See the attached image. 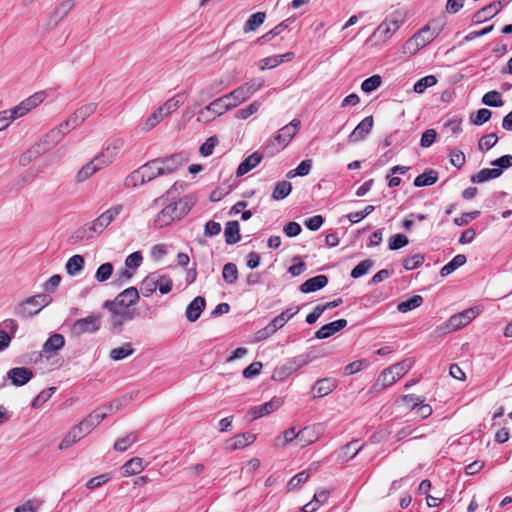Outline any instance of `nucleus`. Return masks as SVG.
Masks as SVG:
<instances>
[{
    "label": "nucleus",
    "instance_id": "25",
    "mask_svg": "<svg viewBox=\"0 0 512 512\" xmlns=\"http://www.w3.org/2000/svg\"><path fill=\"white\" fill-rule=\"evenodd\" d=\"M256 440V435L250 432L238 434L229 440H227L226 445L227 449L234 451L237 449H242L252 444Z\"/></svg>",
    "mask_w": 512,
    "mask_h": 512
},
{
    "label": "nucleus",
    "instance_id": "54",
    "mask_svg": "<svg viewBox=\"0 0 512 512\" xmlns=\"http://www.w3.org/2000/svg\"><path fill=\"white\" fill-rule=\"evenodd\" d=\"M436 83H437V78L434 75H428V76H425V77L419 79L414 84L413 89L416 93L422 94V93H424V91L427 88L434 86Z\"/></svg>",
    "mask_w": 512,
    "mask_h": 512
},
{
    "label": "nucleus",
    "instance_id": "23",
    "mask_svg": "<svg viewBox=\"0 0 512 512\" xmlns=\"http://www.w3.org/2000/svg\"><path fill=\"white\" fill-rule=\"evenodd\" d=\"M44 99H45L44 92H36L32 96L23 100L20 104H18L15 107L18 110V113L20 114V116L23 117L29 111H31L33 108H36L39 104H41L44 101Z\"/></svg>",
    "mask_w": 512,
    "mask_h": 512
},
{
    "label": "nucleus",
    "instance_id": "26",
    "mask_svg": "<svg viewBox=\"0 0 512 512\" xmlns=\"http://www.w3.org/2000/svg\"><path fill=\"white\" fill-rule=\"evenodd\" d=\"M74 6L73 0H64L61 2L53 11L49 19V25L55 27L60 21H62Z\"/></svg>",
    "mask_w": 512,
    "mask_h": 512
},
{
    "label": "nucleus",
    "instance_id": "30",
    "mask_svg": "<svg viewBox=\"0 0 512 512\" xmlns=\"http://www.w3.org/2000/svg\"><path fill=\"white\" fill-rule=\"evenodd\" d=\"M141 173H143L146 182H150L159 176H163L157 158L148 161L140 166Z\"/></svg>",
    "mask_w": 512,
    "mask_h": 512
},
{
    "label": "nucleus",
    "instance_id": "33",
    "mask_svg": "<svg viewBox=\"0 0 512 512\" xmlns=\"http://www.w3.org/2000/svg\"><path fill=\"white\" fill-rule=\"evenodd\" d=\"M240 226L237 221H228L225 226L224 236L228 245L236 244L240 241Z\"/></svg>",
    "mask_w": 512,
    "mask_h": 512
},
{
    "label": "nucleus",
    "instance_id": "50",
    "mask_svg": "<svg viewBox=\"0 0 512 512\" xmlns=\"http://www.w3.org/2000/svg\"><path fill=\"white\" fill-rule=\"evenodd\" d=\"M222 277L228 284L236 283L238 279V269L234 263H226L223 266Z\"/></svg>",
    "mask_w": 512,
    "mask_h": 512
},
{
    "label": "nucleus",
    "instance_id": "35",
    "mask_svg": "<svg viewBox=\"0 0 512 512\" xmlns=\"http://www.w3.org/2000/svg\"><path fill=\"white\" fill-rule=\"evenodd\" d=\"M96 232L92 229V223H87L78 228L70 237L71 243L75 244L82 241L90 240Z\"/></svg>",
    "mask_w": 512,
    "mask_h": 512
},
{
    "label": "nucleus",
    "instance_id": "10",
    "mask_svg": "<svg viewBox=\"0 0 512 512\" xmlns=\"http://www.w3.org/2000/svg\"><path fill=\"white\" fill-rule=\"evenodd\" d=\"M161 168L162 175L172 174L180 167L185 165L189 158L185 152L175 153L167 157L157 158Z\"/></svg>",
    "mask_w": 512,
    "mask_h": 512
},
{
    "label": "nucleus",
    "instance_id": "47",
    "mask_svg": "<svg viewBox=\"0 0 512 512\" xmlns=\"http://www.w3.org/2000/svg\"><path fill=\"white\" fill-rule=\"evenodd\" d=\"M265 18L266 14L264 12H257L252 14L245 22L244 31H255L260 25L263 24Z\"/></svg>",
    "mask_w": 512,
    "mask_h": 512
},
{
    "label": "nucleus",
    "instance_id": "1",
    "mask_svg": "<svg viewBox=\"0 0 512 512\" xmlns=\"http://www.w3.org/2000/svg\"><path fill=\"white\" fill-rule=\"evenodd\" d=\"M138 300L137 288L129 287L119 293L113 300H106L103 303V308L111 313L110 325L113 333H121L124 323L133 320L137 316L136 310L131 306L136 304Z\"/></svg>",
    "mask_w": 512,
    "mask_h": 512
},
{
    "label": "nucleus",
    "instance_id": "46",
    "mask_svg": "<svg viewBox=\"0 0 512 512\" xmlns=\"http://www.w3.org/2000/svg\"><path fill=\"white\" fill-rule=\"evenodd\" d=\"M146 181L144 179L143 173H141L140 167L133 172H131L124 181V185L127 188H136L145 184Z\"/></svg>",
    "mask_w": 512,
    "mask_h": 512
},
{
    "label": "nucleus",
    "instance_id": "20",
    "mask_svg": "<svg viewBox=\"0 0 512 512\" xmlns=\"http://www.w3.org/2000/svg\"><path fill=\"white\" fill-rule=\"evenodd\" d=\"M206 301L202 296L195 297L186 308V318L189 322H195L199 319L201 313L205 309Z\"/></svg>",
    "mask_w": 512,
    "mask_h": 512
},
{
    "label": "nucleus",
    "instance_id": "3",
    "mask_svg": "<svg viewBox=\"0 0 512 512\" xmlns=\"http://www.w3.org/2000/svg\"><path fill=\"white\" fill-rule=\"evenodd\" d=\"M300 125V120L293 119L289 124L282 127L274 138L270 139L264 146L263 153L267 157H272L285 148L299 130Z\"/></svg>",
    "mask_w": 512,
    "mask_h": 512
},
{
    "label": "nucleus",
    "instance_id": "61",
    "mask_svg": "<svg viewBox=\"0 0 512 512\" xmlns=\"http://www.w3.org/2000/svg\"><path fill=\"white\" fill-rule=\"evenodd\" d=\"M55 391L56 387H49L48 389L42 390L32 401V407L39 408L50 399Z\"/></svg>",
    "mask_w": 512,
    "mask_h": 512
},
{
    "label": "nucleus",
    "instance_id": "17",
    "mask_svg": "<svg viewBox=\"0 0 512 512\" xmlns=\"http://www.w3.org/2000/svg\"><path fill=\"white\" fill-rule=\"evenodd\" d=\"M337 385V380L332 377L317 380L311 389V392L314 393L313 398H322L329 395L336 389Z\"/></svg>",
    "mask_w": 512,
    "mask_h": 512
},
{
    "label": "nucleus",
    "instance_id": "51",
    "mask_svg": "<svg viewBox=\"0 0 512 512\" xmlns=\"http://www.w3.org/2000/svg\"><path fill=\"white\" fill-rule=\"evenodd\" d=\"M157 284H158L157 276H155L154 274L148 275L142 281V284H141V290H142L143 296L148 297L153 292H155L157 290Z\"/></svg>",
    "mask_w": 512,
    "mask_h": 512
},
{
    "label": "nucleus",
    "instance_id": "2",
    "mask_svg": "<svg viewBox=\"0 0 512 512\" xmlns=\"http://www.w3.org/2000/svg\"><path fill=\"white\" fill-rule=\"evenodd\" d=\"M195 205V198L186 195L178 201L166 205L155 217L154 227L163 228L170 225L175 220H180Z\"/></svg>",
    "mask_w": 512,
    "mask_h": 512
},
{
    "label": "nucleus",
    "instance_id": "45",
    "mask_svg": "<svg viewBox=\"0 0 512 512\" xmlns=\"http://www.w3.org/2000/svg\"><path fill=\"white\" fill-rule=\"evenodd\" d=\"M134 349L130 343H124L122 346L114 348L110 351V358L114 361H120L130 355H132Z\"/></svg>",
    "mask_w": 512,
    "mask_h": 512
},
{
    "label": "nucleus",
    "instance_id": "13",
    "mask_svg": "<svg viewBox=\"0 0 512 512\" xmlns=\"http://www.w3.org/2000/svg\"><path fill=\"white\" fill-rule=\"evenodd\" d=\"M65 346V337L60 333H52L42 345V350L37 354L38 358L49 359Z\"/></svg>",
    "mask_w": 512,
    "mask_h": 512
},
{
    "label": "nucleus",
    "instance_id": "55",
    "mask_svg": "<svg viewBox=\"0 0 512 512\" xmlns=\"http://www.w3.org/2000/svg\"><path fill=\"white\" fill-rule=\"evenodd\" d=\"M373 264L374 262L371 259H365L361 261L352 269L350 276L353 279H357L364 276L366 273H368L370 268H372Z\"/></svg>",
    "mask_w": 512,
    "mask_h": 512
},
{
    "label": "nucleus",
    "instance_id": "57",
    "mask_svg": "<svg viewBox=\"0 0 512 512\" xmlns=\"http://www.w3.org/2000/svg\"><path fill=\"white\" fill-rule=\"evenodd\" d=\"M424 260H425L424 254L417 253L415 255H412V256L404 259L403 267L407 271L414 270V269L420 267L424 263Z\"/></svg>",
    "mask_w": 512,
    "mask_h": 512
},
{
    "label": "nucleus",
    "instance_id": "7",
    "mask_svg": "<svg viewBox=\"0 0 512 512\" xmlns=\"http://www.w3.org/2000/svg\"><path fill=\"white\" fill-rule=\"evenodd\" d=\"M412 367L410 359H405L398 362L386 369H384L379 375L376 386H380L382 389L387 388L396 383L401 377H403Z\"/></svg>",
    "mask_w": 512,
    "mask_h": 512
},
{
    "label": "nucleus",
    "instance_id": "53",
    "mask_svg": "<svg viewBox=\"0 0 512 512\" xmlns=\"http://www.w3.org/2000/svg\"><path fill=\"white\" fill-rule=\"evenodd\" d=\"M113 270H114V267H113L112 263H110V262L103 263L97 268V270L95 272V279L98 282H105L112 276Z\"/></svg>",
    "mask_w": 512,
    "mask_h": 512
},
{
    "label": "nucleus",
    "instance_id": "52",
    "mask_svg": "<svg viewBox=\"0 0 512 512\" xmlns=\"http://www.w3.org/2000/svg\"><path fill=\"white\" fill-rule=\"evenodd\" d=\"M137 441V434L135 432H131L123 438L118 439L114 443V449L118 452L126 451L132 444Z\"/></svg>",
    "mask_w": 512,
    "mask_h": 512
},
{
    "label": "nucleus",
    "instance_id": "49",
    "mask_svg": "<svg viewBox=\"0 0 512 512\" xmlns=\"http://www.w3.org/2000/svg\"><path fill=\"white\" fill-rule=\"evenodd\" d=\"M482 103L490 107H501L503 105L501 93L496 90L485 93L482 97Z\"/></svg>",
    "mask_w": 512,
    "mask_h": 512
},
{
    "label": "nucleus",
    "instance_id": "60",
    "mask_svg": "<svg viewBox=\"0 0 512 512\" xmlns=\"http://www.w3.org/2000/svg\"><path fill=\"white\" fill-rule=\"evenodd\" d=\"M295 366L291 363V361L288 359L283 365L276 368L275 370V377L279 380H284L286 377L291 375L292 373L296 372Z\"/></svg>",
    "mask_w": 512,
    "mask_h": 512
},
{
    "label": "nucleus",
    "instance_id": "8",
    "mask_svg": "<svg viewBox=\"0 0 512 512\" xmlns=\"http://www.w3.org/2000/svg\"><path fill=\"white\" fill-rule=\"evenodd\" d=\"M231 110L230 105L227 103L225 96L219 97L209 103L205 108L199 111L198 121L210 122L215 117L221 116L225 112Z\"/></svg>",
    "mask_w": 512,
    "mask_h": 512
},
{
    "label": "nucleus",
    "instance_id": "56",
    "mask_svg": "<svg viewBox=\"0 0 512 512\" xmlns=\"http://www.w3.org/2000/svg\"><path fill=\"white\" fill-rule=\"evenodd\" d=\"M382 84V78L380 75H373L365 79L361 84V89L365 93H371L378 89Z\"/></svg>",
    "mask_w": 512,
    "mask_h": 512
},
{
    "label": "nucleus",
    "instance_id": "6",
    "mask_svg": "<svg viewBox=\"0 0 512 512\" xmlns=\"http://www.w3.org/2000/svg\"><path fill=\"white\" fill-rule=\"evenodd\" d=\"M405 18L406 12L404 10H395L379 24L373 33V37L378 38L382 42H386L404 23Z\"/></svg>",
    "mask_w": 512,
    "mask_h": 512
},
{
    "label": "nucleus",
    "instance_id": "24",
    "mask_svg": "<svg viewBox=\"0 0 512 512\" xmlns=\"http://www.w3.org/2000/svg\"><path fill=\"white\" fill-rule=\"evenodd\" d=\"M265 154L262 152H254L245 158L238 166L236 170V175L241 177L258 166Z\"/></svg>",
    "mask_w": 512,
    "mask_h": 512
},
{
    "label": "nucleus",
    "instance_id": "22",
    "mask_svg": "<svg viewBox=\"0 0 512 512\" xmlns=\"http://www.w3.org/2000/svg\"><path fill=\"white\" fill-rule=\"evenodd\" d=\"M101 157H94L90 162L84 165L77 173L76 179L78 182H83L92 176L96 171L100 170L105 165L102 163Z\"/></svg>",
    "mask_w": 512,
    "mask_h": 512
},
{
    "label": "nucleus",
    "instance_id": "29",
    "mask_svg": "<svg viewBox=\"0 0 512 512\" xmlns=\"http://www.w3.org/2000/svg\"><path fill=\"white\" fill-rule=\"evenodd\" d=\"M106 416L107 412H100L99 410H95L84 420H82L79 425L84 430V432L89 434L97 425L100 424L101 421L105 419Z\"/></svg>",
    "mask_w": 512,
    "mask_h": 512
},
{
    "label": "nucleus",
    "instance_id": "34",
    "mask_svg": "<svg viewBox=\"0 0 512 512\" xmlns=\"http://www.w3.org/2000/svg\"><path fill=\"white\" fill-rule=\"evenodd\" d=\"M438 180V172L433 169H427L414 179L415 187H427L435 184Z\"/></svg>",
    "mask_w": 512,
    "mask_h": 512
},
{
    "label": "nucleus",
    "instance_id": "58",
    "mask_svg": "<svg viewBox=\"0 0 512 512\" xmlns=\"http://www.w3.org/2000/svg\"><path fill=\"white\" fill-rule=\"evenodd\" d=\"M261 106V103L259 101H254L251 104H249L247 107L239 109L235 113V117L240 120H246L251 115L255 114Z\"/></svg>",
    "mask_w": 512,
    "mask_h": 512
},
{
    "label": "nucleus",
    "instance_id": "11",
    "mask_svg": "<svg viewBox=\"0 0 512 512\" xmlns=\"http://www.w3.org/2000/svg\"><path fill=\"white\" fill-rule=\"evenodd\" d=\"M122 211V204H117L110 207L91 222L92 229L96 232V234L102 233L104 229L107 228Z\"/></svg>",
    "mask_w": 512,
    "mask_h": 512
},
{
    "label": "nucleus",
    "instance_id": "31",
    "mask_svg": "<svg viewBox=\"0 0 512 512\" xmlns=\"http://www.w3.org/2000/svg\"><path fill=\"white\" fill-rule=\"evenodd\" d=\"M317 440L313 427L307 426L297 432V446L304 448Z\"/></svg>",
    "mask_w": 512,
    "mask_h": 512
},
{
    "label": "nucleus",
    "instance_id": "32",
    "mask_svg": "<svg viewBox=\"0 0 512 512\" xmlns=\"http://www.w3.org/2000/svg\"><path fill=\"white\" fill-rule=\"evenodd\" d=\"M144 469L143 459L140 457H135L127 461L121 467V474L124 477H128L131 475H136L142 472Z\"/></svg>",
    "mask_w": 512,
    "mask_h": 512
},
{
    "label": "nucleus",
    "instance_id": "36",
    "mask_svg": "<svg viewBox=\"0 0 512 512\" xmlns=\"http://www.w3.org/2000/svg\"><path fill=\"white\" fill-rule=\"evenodd\" d=\"M502 174V170L500 169H489L484 168L477 172L476 174L472 175L470 178V181L472 183H484L486 181H489L491 179H496L500 177Z\"/></svg>",
    "mask_w": 512,
    "mask_h": 512
},
{
    "label": "nucleus",
    "instance_id": "42",
    "mask_svg": "<svg viewBox=\"0 0 512 512\" xmlns=\"http://www.w3.org/2000/svg\"><path fill=\"white\" fill-rule=\"evenodd\" d=\"M184 103L182 99V94H177L174 97L167 100L163 105H161L158 109L163 113L166 117L176 111L182 104Z\"/></svg>",
    "mask_w": 512,
    "mask_h": 512
},
{
    "label": "nucleus",
    "instance_id": "59",
    "mask_svg": "<svg viewBox=\"0 0 512 512\" xmlns=\"http://www.w3.org/2000/svg\"><path fill=\"white\" fill-rule=\"evenodd\" d=\"M409 243V240L404 234H395L389 238L388 248L389 250L395 251L401 249Z\"/></svg>",
    "mask_w": 512,
    "mask_h": 512
},
{
    "label": "nucleus",
    "instance_id": "15",
    "mask_svg": "<svg viewBox=\"0 0 512 512\" xmlns=\"http://www.w3.org/2000/svg\"><path fill=\"white\" fill-rule=\"evenodd\" d=\"M373 125V116L370 115L365 117L349 135V142L357 143L364 140L372 131Z\"/></svg>",
    "mask_w": 512,
    "mask_h": 512
},
{
    "label": "nucleus",
    "instance_id": "38",
    "mask_svg": "<svg viewBox=\"0 0 512 512\" xmlns=\"http://www.w3.org/2000/svg\"><path fill=\"white\" fill-rule=\"evenodd\" d=\"M64 135L62 132H60L56 127L51 129L41 140V142L37 145L40 147L41 145H44V150L51 149L56 144H58Z\"/></svg>",
    "mask_w": 512,
    "mask_h": 512
},
{
    "label": "nucleus",
    "instance_id": "16",
    "mask_svg": "<svg viewBox=\"0 0 512 512\" xmlns=\"http://www.w3.org/2000/svg\"><path fill=\"white\" fill-rule=\"evenodd\" d=\"M503 6H504V3L502 1H497V2L490 3L489 5H486L482 9L478 10L472 16V22L474 24H480L482 22H485V21L493 18L501 11Z\"/></svg>",
    "mask_w": 512,
    "mask_h": 512
},
{
    "label": "nucleus",
    "instance_id": "4",
    "mask_svg": "<svg viewBox=\"0 0 512 512\" xmlns=\"http://www.w3.org/2000/svg\"><path fill=\"white\" fill-rule=\"evenodd\" d=\"M51 301V296L44 293L28 297L14 307V314L23 319L30 318L38 314Z\"/></svg>",
    "mask_w": 512,
    "mask_h": 512
},
{
    "label": "nucleus",
    "instance_id": "28",
    "mask_svg": "<svg viewBox=\"0 0 512 512\" xmlns=\"http://www.w3.org/2000/svg\"><path fill=\"white\" fill-rule=\"evenodd\" d=\"M441 32L439 28H432L430 24L425 25L414 35L418 39L420 46L425 47L431 43Z\"/></svg>",
    "mask_w": 512,
    "mask_h": 512
},
{
    "label": "nucleus",
    "instance_id": "12",
    "mask_svg": "<svg viewBox=\"0 0 512 512\" xmlns=\"http://www.w3.org/2000/svg\"><path fill=\"white\" fill-rule=\"evenodd\" d=\"M478 314L476 308H469L459 314L453 315L445 323L446 332H453L468 325Z\"/></svg>",
    "mask_w": 512,
    "mask_h": 512
},
{
    "label": "nucleus",
    "instance_id": "43",
    "mask_svg": "<svg viewBox=\"0 0 512 512\" xmlns=\"http://www.w3.org/2000/svg\"><path fill=\"white\" fill-rule=\"evenodd\" d=\"M423 297L420 295H414L406 301H402L398 304L397 310L401 313H406L415 308H418L423 304Z\"/></svg>",
    "mask_w": 512,
    "mask_h": 512
},
{
    "label": "nucleus",
    "instance_id": "19",
    "mask_svg": "<svg viewBox=\"0 0 512 512\" xmlns=\"http://www.w3.org/2000/svg\"><path fill=\"white\" fill-rule=\"evenodd\" d=\"M97 103H88L78 109L69 117L70 121L73 122L72 128H76L81 125L88 117H90L97 109Z\"/></svg>",
    "mask_w": 512,
    "mask_h": 512
},
{
    "label": "nucleus",
    "instance_id": "44",
    "mask_svg": "<svg viewBox=\"0 0 512 512\" xmlns=\"http://www.w3.org/2000/svg\"><path fill=\"white\" fill-rule=\"evenodd\" d=\"M363 448V445L360 444V440H352L341 448V453L343 458L346 460L354 458L360 450Z\"/></svg>",
    "mask_w": 512,
    "mask_h": 512
},
{
    "label": "nucleus",
    "instance_id": "63",
    "mask_svg": "<svg viewBox=\"0 0 512 512\" xmlns=\"http://www.w3.org/2000/svg\"><path fill=\"white\" fill-rule=\"evenodd\" d=\"M218 138L216 136H211L200 146L199 153L204 156H210L213 153L214 148L218 144Z\"/></svg>",
    "mask_w": 512,
    "mask_h": 512
},
{
    "label": "nucleus",
    "instance_id": "64",
    "mask_svg": "<svg viewBox=\"0 0 512 512\" xmlns=\"http://www.w3.org/2000/svg\"><path fill=\"white\" fill-rule=\"evenodd\" d=\"M492 116V112L489 109L482 108L479 109L476 113V115L473 117L471 116L470 120L471 123L477 126L483 125L484 123L488 122Z\"/></svg>",
    "mask_w": 512,
    "mask_h": 512
},
{
    "label": "nucleus",
    "instance_id": "48",
    "mask_svg": "<svg viewBox=\"0 0 512 512\" xmlns=\"http://www.w3.org/2000/svg\"><path fill=\"white\" fill-rule=\"evenodd\" d=\"M120 146L121 145L118 141L114 142L113 144L108 145L106 147V149L97 156L101 157L103 159L102 163L106 166L114 161V158H115L116 154L118 153Z\"/></svg>",
    "mask_w": 512,
    "mask_h": 512
},
{
    "label": "nucleus",
    "instance_id": "5",
    "mask_svg": "<svg viewBox=\"0 0 512 512\" xmlns=\"http://www.w3.org/2000/svg\"><path fill=\"white\" fill-rule=\"evenodd\" d=\"M263 85L264 80L262 78H254L224 96L231 109H233L248 100L254 93L260 90Z\"/></svg>",
    "mask_w": 512,
    "mask_h": 512
},
{
    "label": "nucleus",
    "instance_id": "18",
    "mask_svg": "<svg viewBox=\"0 0 512 512\" xmlns=\"http://www.w3.org/2000/svg\"><path fill=\"white\" fill-rule=\"evenodd\" d=\"M33 372L27 367H14L7 372V378L14 386H23L33 378Z\"/></svg>",
    "mask_w": 512,
    "mask_h": 512
},
{
    "label": "nucleus",
    "instance_id": "27",
    "mask_svg": "<svg viewBox=\"0 0 512 512\" xmlns=\"http://www.w3.org/2000/svg\"><path fill=\"white\" fill-rule=\"evenodd\" d=\"M328 284V277L326 275H317L309 278L300 285V291L302 293H312L324 288Z\"/></svg>",
    "mask_w": 512,
    "mask_h": 512
},
{
    "label": "nucleus",
    "instance_id": "37",
    "mask_svg": "<svg viewBox=\"0 0 512 512\" xmlns=\"http://www.w3.org/2000/svg\"><path fill=\"white\" fill-rule=\"evenodd\" d=\"M292 18H287L281 23H279L277 26H275L273 29L262 35L257 39V43L264 44L276 36L280 35L285 29L288 28V26L292 23Z\"/></svg>",
    "mask_w": 512,
    "mask_h": 512
},
{
    "label": "nucleus",
    "instance_id": "21",
    "mask_svg": "<svg viewBox=\"0 0 512 512\" xmlns=\"http://www.w3.org/2000/svg\"><path fill=\"white\" fill-rule=\"evenodd\" d=\"M347 326V320L338 319L336 321L330 322L328 324L323 325L319 330L315 332V338L317 339H326L335 333L339 332L343 328Z\"/></svg>",
    "mask_w": 512,
    "mask_h": 512
},
{
    "label": "nucleus",
    "instance_id": "9",
    "mask_svg": "<svg viewBox=\"0 0 512 512\" xmlns=\"http://www.w3.org/2000/svg\"><path fill=\"white\" fill-rule=\"evenodd\" d=\"M101 327V318L99 315L91 314L85 318L76 320L71 326L72 335L79 337L83 334H92Z\"/></svg>",
    "mask_w": 512,
    "mask_h": 512
},
{
    "label": "nucleus",
    "instance_id": "14",
    "mask_svg": "<svg viewBox=\"0 0 512 512\" xmlns=\"http://www.w3.org/2000/svg\"><path fill=\"white\" fill-rule=\"evenodd\" d=\"M282 403L283 401L281 398L274 397L264 404L253 406L249 410V415H251L252 420L258 419L260 417L269 415L270 413L278 410L281 407Z\"/></svg>",
    "mask_w": 512,
    "mask_h": 512
},
{
    "label": "nucleus",
    "instance_id": "62",
    "mask_svg": "<svg viewBox=\"0 0 512 512\" xmlns=\"http://www.w3.org/2000/svg\"><path fill=\"white\" fill-rule=\"evenodd\" d=\"M309 478V472L308 471H301L299 473H297L295 476H293L288 484H287V488L289 491L291 490H294L298 487H300V485L304 484Z\"/></svg>",
    "mask_w": 512,
    "mask_h": 512
},
{
    "label": "nucleus",
    "instance_id": "39",
    "mask_svg": "<svg viewBox=\"0 0 512 512\" xmlns=\"http://www.w3.org/2000/svg\"><path fill=\"white\" fill-rule=\"evenodd\" d=\"M467 261V258L464 254L456 255L450 262L444 265L440 270V275L442 277H446L453 273L456 269L463 266Z\"/></svg>",
    "mask_w": 512,
    "mask_h": 512
},
{
    "label": "nucleus",
    "instance_id": "40",
    "mask_svg": "<svg viewBox=\"0 0 512 512\" xmlns=\"http://www.w3.org/2000/svg\"><path fill=\"white\" fill-rule=\"evenodd\" d=\"M84 258L81 255H73L70 257L65 265L66 271L70 276H75L80 273L84 268Z\"/></svg>",
    "mask_w": 512,
    "mask_h": 512
},
{
    "label": "nucleus",
    "instance_id": "41",
    "mask_svg": "<svg viewBox=\"0 0 512 512\" xmlns=\"http://www.w3.org/2000/svg\"><path fill=\"white\" fill-rule=\"evenodd\" d=\"M292 191V184L289 181L283 180L276 183L272 192V199L275 201L286 198Z\"/></svg>",
    "mask_w": 512,
    "mask_h": 512
}]
</instances>
